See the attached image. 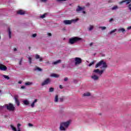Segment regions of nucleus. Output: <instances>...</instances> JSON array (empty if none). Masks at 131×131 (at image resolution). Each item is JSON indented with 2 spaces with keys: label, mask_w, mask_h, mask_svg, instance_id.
Masks as SVG:
<instances>
[{
  "label": "nucleus",
  "mask_w": 131,
  "mask_h": 131,
  "mask_svg": "<svg viewBox=\"0 0 131 131\" xmlns=\"http://www.w3.org/2000/svg\"><path fill=\"white\" fill-rule=\"evenodd\" d=\"M98 67H100V68L102 70L100 71L99 69H95L93 71V72H94V73H97V74H99L101 76V75L103 74L104 71L106 70V68H107L108 66H107V63H106L103 60H101L95 66V68H98Z\"/></svg>",
  "instance_id": "obj_1"
},
{
  "label": "nucleus",
  "mask_w": 131,
  "mask_h": 131,
  "mask_svg": "<svg viewBox=\"0 0 131 131\" xmlns=\"http://www.w3.org/2000/svg\"><path fill=\"white\" fill-rule=\"evenodd\" d=\"M4 108H6L8 111L14 112V111L16 109L13 104L9 103L8 104H6L3 106H0L1 110H3Z\"/></svg>",
  "instance_id": "obj_2"
},
{
  "label": "nucleus",
  "mask_w": 131,
  "mask_h": 131,
  "mask_svg": "<svg viewBox=\"0 0 131 131\" xmlns=\"http://www.w3.org/2000/svg\"><path fill=\"white\" fill-rule=\"evenodd\" d=\"M70 120L67 121V122H62L60 123L59 129L60 130H66V128H68L70 124Z\"/></svg>",
  "instance_id": "obj_3"
},
{
  "label": "nucleus",
  "mask_w": 131,
  "mask_h": 131,
  "mask_svg": "<svg viewBox=\"0 0 131 131\" xmlns=\"http://www.w3.org/2000/svg\"><path fill=\"white\" fill-rule=\"evenodd\" d=\"M80 39H81V38L75 37L69 39V43H71V45H73V43L76 42V41H78V40H80Z\"/></svg>",
  "instance_id": "obj_4"
},
{
  "label": "nucleus",
  "mask_w": 131,
  "mask_h": 131,
  "mask_svg": "<svg viewBox=\"0 0 131 131\" xmlns=\"http://www.w3.org/2000/svg\"><path fill=\"white\" fill-rule=\"evenodd\" d=\"M77 21H78V19H71V20H64L63 21V23L66 25H69L70 24H72V22H77Z\"/></svg>",
  "instance_id": "obj_5"
},
{
  "label": "nucleus",
  "mask_w": 131,
  "mask_h": 131,
  "mask_svg": "<svg viewBox=\"0 0 131 131\" xmlns=\"http://www.w3.org/2000/svg\"><path fill=\"white\" fill-rule=\"evenodd\" d=\"M82 63V59L79 57L75 58V65H79Z\"/></svg>",
  "instance_id": "obj_6"
},
{
  "label": "nucleus",
  "mask_w": 131,
  "mask_h": 131,
  "mask_svg": "<svg viewBox=\"0 0 131 131\" xmlns=\"http://www.w3.org/2000/svg\"><path fill=\"white\" fill-rule=\"evenodd\" d=\"M19 96L18 95L14 96V100L15 101V103L17 106H20V101H19Z\"/></svg>",
  "instance_id": "obj_7"
},
{
  "label": "nucleus",
  "mask_w": 131,
  "mask_h": 131,
  "mask_svg": "<svg viewBox=\"0 0 131 131\" xmlns=\"http://www.w3.org/2000/svg\"><path fill=\"white\" fill-rule=\"evenodd\" d=\"M7 69L8 68L6 66L3 64H0V70L2 71H6Z\"/></svg>",
  "instance_id": "obj_8"
},
{
  "label": "nucleus",
  "mask_w": 131,
  "mask_h": 131,
  "mask_svg": "<svg viewBox=\"0 0 131 131\" xmlns=\"http://www.w3.org/2000/svg\"><path fill=\"white\" fill-rule=\"evenodd\" d=\"M51 82V80L50 79L48 78L46 80H45L42 83L41 85L43 86V85H46L47 84H49Z\"/></svg>",
  "instance_id": "obj_9"
},
{
  "label": "nucleus",
  "mask_w": 131,
  "mask_h": 131,
  "mask_svg": "<svg viewBox=\"0 0 131 131\" xmlns=\"http://www.w3.org/2000/svg\"><path fill=\"white\" fill-rule=\"evenodd\" d=\"M123 3H125L126 5H128V4H130L131 0H123L120 2V5H122Z\"/></svg>",
  "instance_id": "obj_10"
},
{
  "label": "nucleus",
  "mask_w": 131,
  "mask_h": 131,
  "mask_svg": "<svg viewBox=\"0 0 131 131\" xmlns=\"http://www.w3.org/2000/svg\"><path fill=\"white\" fill-rule=\"evenodd\" d=\"M17 14L18 15H24L25 14V11L22 10H19L17 11Z\"/></svg>",
  "instance_id": "obj_11"
},
{
  "label": "nucleus",
  "mask_w": 131,
  "mask_h": 131,
  "mask_svg": "<svg viewBox=\"0 0 131 131\" xmlns=\"http://www.w3.org/2000/svg\"><path fill=\"white\" fill-rule=\"evenodd\" d=\"M91 78L92 79H94V80H98V79H99V77L96 75L92 76Z\"/></svg>",
  "instance_id": "obj_12"
},
{
  "label": "nucleus",
  "mask_w": 131,
  "mask_h": 131,
  "mask_svg": "<svg viewBox=\"0 0 131 131\" xmlns=\"http://www.w3.org/2000/svg\"><path fill=\"white\" fill-rule=\"evenodd\" d=\"M82 10H83V8H82V7L78 6L77 8L76 9V12H79L80 11H82Z\"/></svg>",
  "instance_id": "obj_13"
},
{
  "label": "nucleus",
  "mask_w": 131,
  "mask_h": 131,
  "mask_svg": "<svg viewBox=\"0 0 131 131\" xmlns=\"http://www.w3.org/2000/svg\"><path fill=\"white\" fill-rule=\"evenodd\" d=\"M8 31L9 33V38H11L12 37V31H11V29H10V28H8Z\"/></svg>",
  "instance_id": "obj_14"
},
{
  "label": "nucleus",
  "mask_w": 131,
  "mask_h": 131,
  "mask_svg": "<svg viewBox=\"0 0 131 131\" xmlns=\"http://www.w3.org/2000/svg\"><path fill=\"white\" fill-rule=\"evenodd\" d=\"M61 62H62V60H61V59H59L58 60L53 62L52 64L53 65H57V64H59V63H61Z\"/></svg>",
  "instance_id": "obj_15"
},
{
  "label": "nucleus",
  "mask_w": 131,
  "mask_h": 131,
  "mask_svg": "<svg viewBox=\"0 0 131 131\" xmlns=\"http://www.w3.org/2000/svg\"><path fill=\"white\" fill-rule=\"evenodd\" d=\"M36 102H37V99H35V100L31 104V106L32 108L34 107V105L35 104Z\"/></svg>",
  "instance_id": "obj_16"
},
{
  "label": "nucleus",
  "mask_w": 131,
  "mask_h": 131,
  "mask_svg": "<svg viewBox=\"0 0 131 131\" xmlns=\"http://www.w3.org/2000/svg\"><path fill=\"white\" fill-rule=\"evenodd\" d=\"M83 96L84 97H89L91 96V93H90V92H87V93H84Z\"/></svg>",
  "instance_id": "obj_17"
},
{
  "label": "nucleus",
  "mask_w": 131,
  "mask_h": 131,
  "mask_svg": "<svg viewBox=\"0 0 131 131\" xmlns=\"http://www.w3.org/2000/svg\"><path fill=\"white\" fill-rule=\"evenodd\" d=\"M51 76L52 77H55L56 78H58V77H59V75L56 74H52L51 75Z\"/></svg>",
  "instance_id": "obj_18"
},
{
  "label": "nucleus",
  "mask_w": 131,
  "mask_h": 131,
  "mask_svg": "<svg viewBox=\"0 0 131 131\" xmlns=\"http://www.w3.org/2000/svg\"><path fill=\"white\" fill-rule=\"evenodd\" d=\"M124 31H125V29H124V28H121L118 29V32H119V33H120V32H124Z\"/></svg>",
  "instance_id": "obj_19"
},
{
  "label": "nucleus",
  "mask_w": 131,
  "mask_h": 131,
  "mask_svg": "<svg viewBox=\"0 0 131 131\" xmlns=\"http://www.w3.org/2000/svg\"><path fill=\"white\" fill-rule=\"evenodd\" d=\"M24 104L26 105H29V102L27 100H25L24 101Z\"/></svg>",
  "instance_id": "obj_20"
},
{
  "label": "nucleus",
  "mask_w": 131,
  "mask_h": 131,
  "mask_svg": "<svg viewBox=\"0 0 131 131\" xmlns=\"http://www.w3.org/2000/svg\"><path fill=\"white\" fill-rule=\"evenodd\" d=\"M58 101H59L58 96V95H56L55 97L54 101L55 102V103H57V102H58Z\"/></svg>",
  "instance_id": "obj_21"
},
{
  "label": "nucleus",
  "mask_w": 131,
  "mask_h": 131,
  "mask_svg": "<svg viewBox=\"0 0 131 131\" xmlns=\"http://www.w3.org/2000/svg\"><path fill=\"white\" fill-rule=\"evenodd\" d=\"M3 77H4V78H6V79H7L8 80L10 79V77H9V76L8 75H4Z\"/></svg>",
  "instance_id": "obj_22"
},
{
  "label": "nucleus",
  "mask_w": 131,
  "mask_h": 131,
  "mask_svg": "<svg viewBox=\"0 0 131 131\" xmlns=\"http://www.w3.org/2000/svg\"><path fill=\"white\" fill-rule=\"evenodd\" d=\"M33 84L32 82H27L25 83L26 85H31V84Z\"/></svg>",
  "instance_id": "obj_23"
},
{
  "label": "nucleus",
  "mask_w": 131,
  "mask_h": 131,
  "mask_svg": "<svg viewBox=\"0 0 131 131\" xmlns=\"http://www.w3.org/2000/svg\"><path fill=\"white\" fill-rule=\"evenodd\" d=\"M117 9H118V6H114L112 8V10L113 11H114V10H117Z\"/></svg>",
  "instance_id": "obj_24"
},
{
  "label": "nucleus",
  "mask_w": 131,
  "mask_h": 131,
  "mask_svg": "<svg viewBox=\"0 0 131 131\" xmlns=\"http://www.w3.org/2000/svg\"><path fill=\"white\" fill-rule=\"evenodd\" d=\"M54 88H49V92L50 93H53V92H54Z\"/></svg>",
  "instance_id": "obj_25"
},
{
  "label": "nucleus",
  "mask_w": 131,
  "mask_h": 131,
  "mask_svg": "<svg viewBox=\"0 0 131 131\" xmlns=\"http://www.w3.org/2000/svg\"><path fill=\"white\" fill-rule=\"evenodd\" d=\"M46 16H47V13H45L44 14L40 16V18L43 19V18H46Z\"/></svg>",
  "instance_id": "obj_26"
},
{
  "label": "nucleus",
  "mask_w": 131,
  "mask_h": 131,
  "mask_svg": "<svg viewBox=\"0 0 131 131\" xmlns=\"http://www.w3.org/2000/svg\"><path fill=\"white\" fill-rule=\"evenodd\" d=\"M117 30L116 29L112 30L110 33V34H112V33H114V32H115Z\"/></svg>",
  "instance_id": "obj_27"
},
{
  "label": "nucleus",
  "mask_w": 131,
  "mask_h": 131,
  "mask_svg": "<svg viewBox=\"0 0 131 131\" xmlns=\"http://www.w3.org/2000/svg\"><path fill=\"white\" fill-rule=\"evenodd\" d=\"M93 29H94V26H93L92 25H90V27L89 28V31H91L93 30Z\"/></svg>",
  "instance_id": "obj_28"
},
{
  "label": "nucleus",
  "mask_w": 131,
  "mask_h": 131,
  "mask_svg": "<svg viewBox=\"0 0 131 131\" xmlns=\"http://www.w3.org/2000/svg\"><path fill=\"white\" fill-rule=\"evenodd\" d=\"M94 64H95V61H92L89 64V66L91 67V66H92V65H94Z\"/></svg>",
  "instance_id": "obj_29"
},
{
  "label": "nucleus",
  "mask_w": 131,
  "mask_h": 131,
  "mask_svg": "<svg viewBox=\"0 0 131 131\" xmlns=\"http://www.w3.org/2000/svg\"><path fill=\"white\" fill-rule=\"evenodd\" d=\"M28 59H29V61L30 64H31V63H32L31 61H32V59L30 57H28Z\"/></svg>",
  "instance_id": "obj_30"
},
{
  "label": "nucleus",
  "mask_w": 131,
  "mask_h": 131,
  "mask_svg": "<svg viewBox=\"0 0 131 131\" xmlns=\"http://www.w3.org/2000/svg\"><path fill=\"white\" fill-rule=\"evenodd\" d=\"M99 28H101L102 30H105V29H106V27H100Z\"/></svg>",
  "instance_id": "obj_31"
},
{
  "label": "nucleus",
  "mask_w": 131,
  "mask_h": 131,
  "mask_svg": "<svg viewBox=\"0 0 131 131\" xmlns=\"http://www.w3.org/2000/svg\"><path fill=\"white\" fill-rule=\"evenodd\" d=\"M38 70V71H42V69H40V68H37V69H35L34 70Z\"/></svg>",
  "instance_id": "obj_32"
},
{
  "label": "nucleus",
  "mask_w": 131,
  "mask_h": 131,
  "mask_svg": "<svg viewBox=\"0 0 131 131\" xmlns=\"http://www.w3.org/2000/svg\"><path fill=\"white\" fill-rule=\"evenodd\" d=\"M39 58H40V57L39 56V55H36V56H35V58L36 59H39Z\"/></svg>",
  "instance_id": "obj_33"
},
{
  "label": "nucleus",
  "mask_w": 131,
  "mask_h": 131,
  "mask_svg": "<svg viewBox=\"0 0 131 131\" xmlns=\"http://www.w3.org/2000/svg\"><path fill=\"white\" fill-rule=\"evenodd\" d=\"M128 8L131 11V3L128 5Z\"/></svg>",
  "instance_id": "obj_34"
},
{
  "label": "nucleus",
  "mask_w": 131,
  "mask_h": 131,
  "mask_svg": "<svg viewBox=\"0 0 131 131\" xmlns=\"http://www.w3.org/2000/svg\"><path fill=\"white\" fill-rule=\"evenodd\" d=\"M59 101L60 102H63V101H64V99H63V98H59Z\"/></svg>",
  "instance_id": "obj_35"
},
{
  "label": "nucleus",
  "mask_w": 131,
  "mask_h": 131,
  "mask_svg": "<svg viewBox=\"0 0 131 131\" xmlns=\"http://www.w3.org/2000/svg\"><path fill=\"white\" fill-rule=\"evenodd\" d=\"M36 35H37L36 34H33L32 35V37H36Z\"/></svg>",
  "instance_id": "obj_36"
},
{
  "label": "nucleus",
  "mask_w": 131,
  "mask_h": 131,
  "mask_svg": "<svg viewBox=\"0 0 131 131\" xmlns=\"http://www.w3.org/2000/svg\"><path fill=\"white\" fill-rule=\"evenodd\" d=\"M28 125H29V126H33V125L30 123H28Z\"/></svg>",
  "instance_id": "obj_37"
},
{
  "label": "nucleus",
  "mask_w": 131,
  "mask_h": 131,
  "mask_svg": "<svg viewBox=\"0 0 131 131\" xmlns=\"http://www.w3.org/2000/svg\"><path fill=\"white\" fill-rule=\"evenodd\" d=\"M20 126H21V124H17L18 129H19V128H20V127H19Z\"/></svg>",
  "instance_id": "obj_38"
},
{
  "label": "nucleus",
  "mask_w": 131,
  "mask_h": 131,
  "mask_svg": "<svg viewBox=\"0 0 131 131\" xmlns=\"http://www.w3.org/2000/svg\"><path fill=\"white\" fill-rule=\"evenodd\" d=\"M39 59V62L42 61V58L40 57Z\"/></svg>",
  "instance_id": "obj_39"
},
{
  "label": "nucleus",
  "mask_w": 131,
  "mask_h": 131,
  "mask_svg": "<svg viewBox=\"0 0 131 131\" xmlns=\"http://www.w3.org/2000/svg\"><path fill=\"white\" fill-rule=\"evenodd\" d=\"M64 80L65 81H67V80H68V77L64 78Z\"/></svg>",
  "instance_id": "obj_40"
},
{
  "label": "nucleus",
  "mask_w": 131,
  "mask_h": 131,
  "mask_svg": "<svg viewBox=\"0 0 131 131\" xmlns=\"http://www.w3.org/2000/svg\"><path fill=\"white\" fill-rule=\"evenodd\" d=\"M20 89H21L22 90H24V89H25V86H21Z\"/></svg>",
  "instance_id": "obj_41"
},
{
  "label": "nucleus",
  "mask_w": 131,
  "mask_h": 131,
  "mask_svg": "<svg viewBox=\"0 0 131 131\" xmlns=\"http://www.w3.org/2000/svg\"><path fill=\"white\" fill-rule=\"evenodd\" d=\"M113 21V18H111L109 20L110 22H112Z\"/></svg>",
  "instance_id": "obj_42"
},
{
  "label": "nucleus",
  "mask_w": 131,
  "mask_h": 131,
  "mask_svg": "<svg viewBox=\"0 0 131 131\" xmlns=\"http://www.w3.org/2000/svg\"><path fill=\"white\" fill-rule=\"evenodd\" d=\"M49 36H52V34L51 33H48Z\"/></svg>",
  "instance_id": "obj_43"
},
{
  "label": "nucleus",
  "mask_w": 131,
  "mask_h": 131,
  "mask_svg": "<svg viewBox=\"0 0 131 131\" xmlns=\"http://www.w3.org/2000/svg\"><path fill=\"white\" fill-rule=\"evenodd\" d=\"M21 63H22V59L19 61V65H21Z\"/></svg>",
  "instance_id": "obj_44"
},
{
  "label": "nucleus",
  "mask_w": 131,
  "mask_h": 131,
  "mask_svg": "<svg viewBox=\"0 0 131 131\" xmlns=\"http://www.w3.org/2000/svg\"><path fill=\"white\" fill-rule=\"evenodd\" d=\"M93 44H94V43H93V42L90 43V47H92V46H93Z\"/></svg>",
  "instance_id": "obj_45"
},
{
  "label": "nucleus",
  "mask_w": 131,
  "mask_h": 131,
  "mask_svg": "<svg viewBox=\"0 0 131 131\" xmlns=\"http://www.w3.org/2000/svg\"><path fill=\"white\" fill-rule=\"evenodd\" d=\"M18 83H19V84H20L21 83H22V81H19L18 82Z\"/></svg>",
  "instance_id": "obj_46"
},
{
  "label": "nucleus",
  "mask_w": 131,
  "mask_h": 131,
  "mask_svg": "<svg viewBox=\"0 0 131 131\" xmlns=\"http://www.w3.org/2000/svg\"><path fill=\"white\" fill-rule=\"evenodd\" d=\"M41 2H42L43 3H46V2H47V0H41Z\"/></svg>",
  "instance_id": "obj_47"
},
{
  "label": "nucleus",
  "mask_w": 131,
  "mask_h": 131,
  "mask_svg": "<svg viewBox=\"0 0 131 131\" xmlns=\"http://www.w3.org/2000/svg\"><path fill=\"white\" fill-rule=\"evenodd\" d=\"M128 30H129V29H131V26H129L127 28Z\"/></svg>",
  "instance_id": "obj_48"
},
{
  "label": "nucleus",
  "mask_w": 131,
  "mask_h": 131,
  "mask_svg": "<svg viewBox=\"0 0 131 131\" xmlns=\"http://www.w3.org/2000/svg\"><path fill=\"white\" fill-rule=\"evenodd\" d=\"M59 88L63 89V86H62V85H59Z\"/></svg>",
  "instance_id": "obj_49"
},
{
  "label": "nucleus",
  "mask_w": 131,
  "mask_h": 131,
  "mask_svg": "<svg viewBox=\"0 0 131 131\" xmlns=\"http://www.w3.org/2000/svg\"><path fill=\"white\" fill-rule=\"evenodd\" d=\"M14 52H16V51H17V49L16 48H14Z\"/></svg>",
  "instance_id": "obj_50"
},
{
  "label": "nucleus",
  "mask_w": 131,
  "mask_h": 131,
  "mask_svg": "<svg viewBox=\"0 0 131 131\" xmlns=\"http://www.w3.org/2000/svg\"><path fill=\"white\" fill-rule=\"evenodd\" d=\"M58 1H64V2L66 1V0H58Z\"/></svg>",
  "instance_id": "obj_51"
},
{
  "label": "nucleus",
  "mask_w": 131,
  "mask_h": 131,
  "mask_svg": "<svg viewBox=\"0 0 131 131\" xmlns=\"http://www.w3.org/2000/svg\"><path fill=\"white\" fill-rule=\"evenodd\" d=\"M18 131H21V130L20 129V128H18Z\"/></svg>",
  "instance_id": "obj_52"
},
{
  "label": "nucleus",
  "mask_w": 131,
  "mask_h": 131,
  "mask_svg": "<svg viewBox=\"0 0 131 131\" xmlns=\"http://www.w3.org/2000/svg\"><path fill=\"white\" fill-rule=\"evenodd\" d=\"M31 49V47H29V50H30Z\"/></svg>",
  "instance_id": "obj_53"
},
{
  "label": "nucleus",
  "mask_w": 131,
  "mask_h": 131,
  "mask_svg": "<svg viewBox=\"0 0 131 131\" xmlns=\"http://www.w3.org/2000/svg\"><path fill=\"white\" fill-rule=\"evenodd\" d=\"M47 63V64H50V62L49 61H48Z\"/></svg>",
  "instance_id": "obj_54"
},
{
  "label": "nucleus",
  "mask_w": 131,
  "mask_h": 131,
  "mask_svg": "<svg viewBox=\"0 0 131 131\" xmlns=\"http://www.w3.org/2000/svg\"><path fill=\"white\" fill-rule=\"evenodd\" d=\"M83 14H85V11H83Z\"/></svg>",
  "instance_id": "obj_55"
},
{
  "label": "nucleus",
  "mask_w": 131,
  "mask_h": 131,
  "mask_svg": "<svg viewBox=\"0 0 131 131\" xmlns=\"http://www.w3.org/2000/svg\"><path fill=\"white\" fill-rule=\"evenodd\" d=\"M0 39H1V36H0Z\"/></svg>",
  "instance_id": "obj_56"
}]
</instances>
